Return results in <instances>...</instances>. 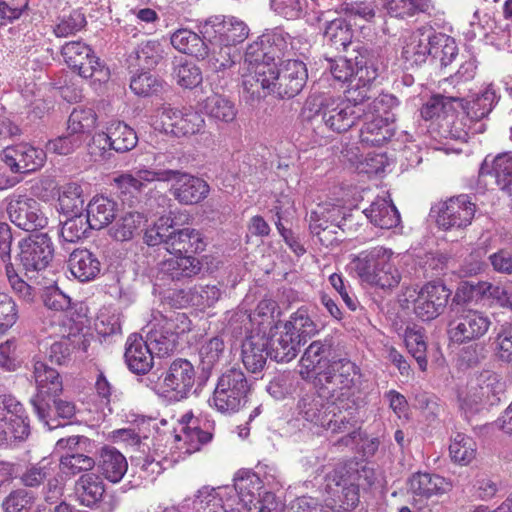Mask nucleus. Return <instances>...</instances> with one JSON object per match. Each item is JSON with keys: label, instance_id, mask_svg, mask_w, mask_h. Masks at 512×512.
Returning a JSON list of instances; mask_svg holds the SVG:
<instances>
[{"label": "nucleus", "instance_id": "obj_1", "mask_svg": "<svg viewBox=\"0 0 512 512\" xmlns=\"http://www.w3.org/2000/svg\"><path fill=\"white\" fill-rule=\"evenodd\" d=\"M293 48L290 35L281 31L262 35L247 47L244 63L250 72L242 83L246 102L254 105L271 94L289 99L302 91L307 67L303 61L289 58Z\"/></svg>", "mask_w": 512, "mask_h": 512}, {"label": "nucleus", "instance_id": "obj_2", "mask_svg": "<svg viewBox=\"0 0 512 512\" xmlns=\"http://www.w3.org/2000/svg\"><path fill=\"white\" fill-rule=\"evenodd\" d=\"M339 396L331 400L317 393L303 394L297 403V413L304 420L322 427L332 433H344L358 425L361 419V401L359 398Z\"/></svg>", "mask_w": 512, "mask_h": 512}, {"label": "nucleus", "instance_id": "obj_3", "mask_svg": "<svg viewBox=\"0 0 512 512\" xmlns=\"http://www.w3.org/2000/svg\"><path fill=\"white\" fill-rule=\"evenodd\" d=\"M364 108L352 105L340 97H310L305 102L304 113L314 123H323L329 130L343 133L362 118Z\"/></svg>", "mask_w": 512, "mask_h": 512}, {"label": "nucleus", "instance_id": "obj_4", "mask_svg": "<svg viewBox=\"0 0 512 512\" xmlns=\"http://www.w3.org/2000/svg\"><path fill=\"white\" fill-rule=\"evenodd\" d=\"M392 251L382 246L362 251L353 261V267L358 277L370 285L382 289L396 287L401 274L391 261Z\"/></svg>", "mask_w": 512, "mask_h": 512}, {"label": "nucleus", "instance_id": "obj_5", "mask_svg": "<svg viewBox=\"0 0 512 512\" xmlns=\"http://www.w3.org/2000/svg\"><path fill=\"white\" fill-rule=\"evenodd\" d=\"M147 380L150 382L147 386L157 393L174 401H182L192 394L199 376L188 359L176 358L159 376L152 373Z\"/></svg>", "mask_w": 512, "mask_h": 512}, {"label": "nucleus", "instance_id": "obj_6", "mask_svg": "<svg viewBox=\"0 0 512 512\" xmlns=\"http://www.w3.org/2000/svg\"><path fill=\"white\" fill-rule=\"evenodd\" d=\"M355 55V78L349 83L344 101H349L352 105L365 108V102L370 100L375 94L372 89V83L379 75L382 61L379 50L367 46H358L354 48Z\"/></svg>", "mask_w": 512, "mask_h": 512}, {"label": "nucleus", "instance_id": "obj_7", "mask_svg": "<svg viewBox=\"0 0 512 512\" xmlns=\"http://www.w3.org/2000/svg\"><path fill=\"white\" fill-rule=\"evenodd\" d=\"M252 383L240 368L226 369L217 379L210 405L223 414L235 413L248 400Z\"/></svg>", "mask_w": 512, "mask_h": 512}, {"label": "nucleus", "instance_id": "obj_8", "mask_svg": "<svg viewBox=\"0 0 512 512\" xmlns=\"http://www.w3.org/2000/svg\"><path fill=\"white\" fill-rule=\"evenodd\" d=\"M492 326V319L484 311L457 307L450 312L447 324L449 340L457 345L478 342Z\"/></svg>", "mask_w": 512, "mask_h": 512}, {"label": "nucleus", "instance_id": "obj_9", "mask_svg": "<svg viewBox=\"0 0 512 512\" xmlns=\"http://www.w3.org/2000/svg\"><path fill=\"white\" fill-rule=\"evenodd\" d=\"M54 248L46 233L30 235L18 242L15 267L28 278H35L53 259Z\"/></svg>", "mask_w": 512, "mask_h": 512}, {"label": "nucleus", "instance_id": "obj_10", "mask_svg": "<svg viewBox=\"0 0 512 512\" xmlns=\"http://www.w3.org/2000/svg\"><path fill=\"white\" fill-rule=\"evenodd\" d=\"M358 373L357 366L346 358L332 359L328 365L317 372L314 377L315 387L322 396H328L331 400L337 397L355 398L350 394L355 385V376Z\"/></svg>", "mask_w": 512, "mask_h": 512}, {"label": "nucleus", "instance_id": "obj_11", "mask_svg": "<svg viewBox=\"0 0 512 512\" xmlns=\"http://www.w3.org/2000/svg\"><path fill=\"white\" fill-rule=\"evenodd\" d=\"M146 343L153 354L165 356L176 348L178 335L190 330V320L184 313H174L170 317H161L151 324Z\"/></svg>", "mask_w": 512, "mask_h": 512}, {"label": "nucleus", "instance_id": "obj_12", "mask_svg": "<svg viewBox=\"0 0 512 512\" xmlns=\"http://www.w3.org/2000/svg\"><path fill=\"white\" fill-rule=\"evenodd\" d=\"M61 54L65 63L83 78L96 82H106L109 70L94 54L90 46L81 41H70L62 46Z\"/></svg>", "mask_w": 512, "mask_h": 512}, {"label": "nucleus", "instance_id": "obj_13", "mask_svg": "<svg viewBox=\"0 0 512 512\" xmlns=\"http://www.w3.org/2000/svg\"><path fill=\"white\" fill-rule=\"evenodd\" d=\"M505 383L494 371L484 370L476 378V386L465 395H459L460 407L465 413L473 414L483 404L494 405L501 399Z\"/></svg>", "mask_w": 512, "mask_h": 512}, {"label": "nucleus", "instance_id": "obj_14", "mask_svg": "<svg viewBox=\"0 0 512 512\" xmlns=\"http://www.w3.org/2000/svg\"><path fill=\"white\" fill-rule=\"evenodd\" d=\"M30 434L24 408L12 396H0V444L22 441Z\"/></svg>", "mask_w": 512, "mask_h": 512}, {"label": "nucleus", "instance_id": "obj_15", "mask_svg": "<svg viewBox=\"0 0 512 512\" xmlns=\"http://www.w3.org/2000/svg\"><path fill=\"white\" fill-rule=\"evenodd\" d=\"M164 172L171 173L164 181H174L169 191L178 203L194 205L207 198L210 186L204 179L178 169H164Z\"/></svg>", "mask_w": 512, "mask_h": 512}, {"label": "nucleus", "instance_id": "obj_16", "mask_svg": "<svg viewBox=\"0 0 512 512\" xmlns=\"http://www.w3.org/2000/svg\"><path fill=\"white\" fill-rule=\"evenodd\" d=\"M33 375L37 386V394L31 399L34 412L43 419L47 416L49 401L46 396L59 395L62 392L63 385L60 374L54 368H51L44 361L33 360Z\"/></svg>", "mask_w": 512, "mask_h": 512}, {"label": "nucleus", "instance_id": "obj_17", "mask_svg": "<svg viewBox=\"0 0 512 512\" xmlns=\"http://www.w3.org/2000/svg\"><path fill=\"white\" fill-rule=\"evenodd\" d=\"M7 213L11 222L25 231L42 229L47 225V217L42 212L40 203L26 195L11 197Z\"/></svg>", "mask_w": 512, "mask_h": 512}, {"label": "nucleus", "instance_id": "obj_18", "mask_svg": "<svg viewBox=\"0 0 512 512\" xmlns=\"http://www.w3.org/2000/svg\"><path fill=\"white\" fill-rule=\"evenodd\" d=\"M1 161L12 173H31L40 169L46 161V152L29 143L8 146L0 154Z\"/></svg>", "mask_w": 512, "mask_h": 512}, {"label": "nucleus", "instance_id": "obj_19", "mask_svg": "<svg viewBox=\"0 0 512 512\" xmlns=\"http://www.w3.org/2000/svg\"><path fill=\"white\" fill-rule=\"evenodd\" d=\"M476 205L468 195H459L443 202L437 213L436 222L444 230L465 228L471 224Z\"/></svg>", "mask_w": 512, "mask_h": 512}, {"label": "nucleus", "instance_id": "obj_20", "mask_svg": "<svg viewBox=\"0 0 512 512\" xmlns=\"http://www.w3.org/2000/svg\"><path fill=\"white\" fill-rule=\"evenodd\" d=\"M450 290L439 282H429L418 292L414 312L423 321L437 318L447 306Z\"/></svg>", "mask_w": 512, "mask_h": 512}, {"label": "nucleus", "instance_id": "obj_21", "mask_svg": "<svg viewBox=\"0 0 512 512\" xmlns=\"http://www.w3.org/2000/svg\"><path fill=\"white\" fill-rule=\"evenodd\" d=\"M106 130L93 138V145L104 144L103 149L108 145L118 153H125L132 150L138 142L136 132L124 122L112 121Z\"/></svg>", "mask_w": 512, "mask_h": 512}, {"label": "nucleus", "instance_id": "obj_22", "mask_svg": "<svg viewBox=\"0 0 512 512\" xmlns=\"http://www.w3.org/2000/svg\"><path fill=\"white\" fill-rule=\"evenodd\" d=\"M365 122L360 130V142L367 147L381 146L393 136L390 119L392 116L374 115L364 109Z\"/></svg>", "mask_w": 512, "mask_h": 512}, {"label": "nucleus", "instance_id": "obj_23", "mask_svg": "<svg viewBox=\"0 0 512 512\" xmlns=\"http://www.w3.org/2000/svg\"><path fill=\"white\" fill-rule=\"evenodd\" d=\"M225 353V342L220 336H214L201 343L198 349L199 384H205L209 380L213 371L224 360Z\"/></svg>", "mask_w": 512, "mask_h": 512}, {"label": "nucleus", "instance_id": "obj_24", "mask_svg": "<svg viewBox=\"0 0 512 512\" xmlns=\"http://www.w3.org/2000/svg\"><path fill=\"white\" fill-rule=\"evenodd\" d=\"M202 234L196 229H175L171 225L169 239L166 241V251L175 256H190L205 249Z\"/></svg>", "mask_w": 512, "mask_h": 512}, {"label": "nucleus", "instance_id": "obj_25", "mask_svg": "<svg viewBox=\"0 0 512 512\" xmlns=\"http://www.w3.org/2000/svg\"><path fill=\"white\" fill-rule=\"evenodd\" d=\"M242 362L251 373H260L270 356L269 338L265 335H251L242 343Z\"/></svg>", "mask_w": 512, "mask_h": 512}, {"label": "nucleus", "instance_id": "obj_26", "mask_svg": "<svg viewBox=\"0 0 512 512\" xmlns=\"http://www.w3.org/2000/svg\"><path fill=\"white\" fill-rule=\"evenodd\" d=\"M153 352L146 341L137 334L128 337L125 349V361L128 368L136 374H146L153 367Z\"/></svg>", "mask_w": 512, "mask_h": 512}, {"label": "nucleus", "instance_id": "obj_27", "mask_svg": "<svg viewBox=\"0 0 512 512\" xmlns=\"http://www.w3.org/2000/svg\"><path fill=\"white\" fill-rule=\"evenodd\" d=\"M202 263L193 256H176L165 259L158 264V277L162 280L179 281L198 275Z\"/></svg>", "mask_w": 512, "mask_h": 512}, {"label": "nucleus", "instance_id": "obj_28", "mask_svg": "<svg viewBox=\"0 0 512 512\" xmlns=\"http://www.w3.org/2000/svg\"><path fill=\"white\" fill-rule=\"evenodd\" d=\"M68 267L71 274L80 282H89L99 275L101 262L90 250L78 248L70 253Z\"/></svg>", "mask_w": 512, "mask_h": 512}, {"label": "nucleus", "instance_id": "obj_29", "mask_svg": "<svg viewBox=\"0 0 512 512\" xmlns=\"http://www.w3.org/2000/svg\"><path fill=\"white\" fill-rule=\"evenodd\" d=\"M500 96L497 94L492 84H489L485 89L471 97V99H464L458 97L461 107L471 120L479 121L488 116L497 104Z\"/></svg>", "mask_w": 512, "mask_h": 512}, {"label": "nucleus", "instance_id": "obj_30", "mask_svg": "<svg viewBox=\"0 0 512 512\" xmlns=\"http://www.w3.org/2000/svg\"><path fill=\"white\" fill-rule=\"evenodd\" d=\"M332 347L330 340L313 341L304 351L300 359V375L308 379L311 373L317 376V372L328 365V355Z\"/></svg>", "mask_w": 512, "mask_h": 512}, {"label": "nucleus", "instance_id": "obj_31", "mask_svg": "<svg viewBox=\"0 0 512 512\" xmlns=\"http://www.w3.org/2000/svg\"><path fill=\"white\" fill-rule=\"evenodd\" d=\"M74 493L81 505L94 508L102 500L105 485L99 475L85 473L76 480Z\"/></svg>", "mask_w": 512, "mask_h": 512}, {"label": "nucleus", "instance_id": "obj_32", "mask_svg": "<svg viewBox=\"0 0 512 512\" xmlns=\"http://www.w3.org/2000/svg\"><path fill=\"white\" fill-rule=\"evenodd\" d=\"M435 30L432 27L418 28L409 37V41L403 48V56L406 60L416 64L425 62L430 56L432 48V38Z\"/></svg>", "mask_w": 512, "mask_h": 512}, {"label": "nucleus", "instance_id": "obj_33", "mask_svg": "<svg viewBox=\"0 0 512 512\" xmlns=\"http://www.w3.org/2000/svg\"><path fill=\"white\" fill-rule=\"evenodd\" d=\"M98 467L101 474L112 483H118L128 469L125 456L114 447L105 446L101 449Z\"/></svg>", "mask_w": 512, "mask_h": 512}, {"label": "nucleus", "instance_id": "obj_34", "mask_svg": "<svg viewBox=\"0 0 512 512\" xmlns=\"http://www.w3.org/2000/svg\"><path fill=\"white\" fill-rule=\"evenodd\" d=\"M234 488L240 500L249 510L257 507L260 502L262 481L260 477L249 470L239 471L234 477Z\"/></svg>", "mask_w": 512, "mask_h": 512}, {"label": "nucleus", "instance_id": "obj_35", "mask_svg": "<svg viewBox=\"0 0 512 512\" xmlns=\"http://www.w3.org/2000/svg\"><path fill=\"white\" fill-rule=\"evenodd\" d=\"M302 345L301 340L283 328L269 339L270 358L276 362H290L298 355Z\"/></svg>", "mask_w": 512, "mask_h": 512}, {"label": "nucleus", "instance_id": "obj_36", "mask_svg": "<svg viewBox=\"0 0 512 512\" xmlns=\"http://www.w3.org/2000/svg\"><path fill=\"white\" fill-rule=\"evenodd\" d=\"M86 217L92 229L100 230L109 224L116 217L117 203L104 196L94 197L87 205Z\"/></svg>", "mask_w": 512, "mask_h": 512}, {"label": "nucleus", "instance_id": "obj_37", "mask_svg": "<svg viewBox=\"0 0 512 512\" xmlns=\"http://www.w3.org/2000/svg\"><path fill=\"white\" fill-rule=\"evenodd\" d=\"M163 50L158 41H143L127 57L129 67L151 69L163 58Z\"/></svg>", "mask_w": 512, "mask_h": 512}, {"label": "nucleus", "instance_id": "obj_38", "mask_svg": "<svg viewBox=\"0 0 512 512\" xmlns=\"http://www.w3.org/2000/svg\"><path fill=\"white\" fill-rule=\"evenodd\" d=\"M372 224L381 229H391L400 222V214L395 205L385 198H377L369 208L364 210Z\"/></svg>", "mask_w": 512, "mask_h": 512}, {"label": "nucleus", "instance_id": "obj_39", "mask_svg": "<svg viewBox=\"0 0 512 512\" xmlns=\"http://www.w3.org/2000/svg\"><path fill=\"white\" fill-rule=\"evenodd\" d=\"M330 478H332L331 471L325 476L326 492L338 497L342 502L343 509L349 510L356 507L359 503L360 486L346 476H344L340 481H332Z\"/></svg>", "mask_w": 512, "mask_h": 512}, {"label": "nucleus", "instance_id": "obj_40", "mask_svg": "<svg viewBox=\"0 0 512 512\" xmlns=\"http://www.w3.org/2000/svg\"><path fill=\"white\" fill-rule=\"evenodd\" d=\"M207 57L208 67L215 73L225 72L233 67L240 59L241 54L239 50L233 46L224 44H213L211 48L208 46Z\"/></svg>", "mask_w": 512, "mask_h": 512}, {"label": "nucleus", "instance_id": "obj_41", "mask_svg": "<svg viewBox=\"0 0 512 512\" xmlns=\"http://www.w3.org/2000/svg\"><path fill=\"white\" fill-rule=\"evenodd\" d=\"M283 326L285 330L294 334L303 344L318 332L317 324L312 319L309 309L305 306L292 313Z\"/></svg>", "mask_w": 512, "mask_h": 512}, {"label": "nucleus", "instance_id": "obj_42", "mask_svg": "<svg viewBox=\"0 0 512 512\" xmlns=\"http://www.w3.org/2000/svg\"><path fill=\"white\" fill-rule=\"evenodd\" d=\"M145 222L146 218L142 213L127 212L110 227L109 234L116 241H130L139 233Z\"/></svg>", "mask_w": 512, "mask_h": 512}, {"label": "nucleus", "instance_id": "obj_43", "mask_svg": "<svg viewBox=\"0 0 512 512\" xmlns=\"http://www.w3.org/2000/svg\"><path fill=\"white\" fill-rule=\"evenodd\" d=\"M487 174L494 178L499 190L512 196V152H504L495 156Z\"/></svg>", "mask_w": 512, "mask_h": 512}, {"label": "nucleus", "instance_id": "obj_44", "mask_svg": "<svg viewBox=\"0 0 512 512\" xmlns=\"http://www.w3.org/2000/svg\"><path fill=\"white\" fill-rule=\"evenodd\" d=\"M171 44L178 51L194 55L197 58H205L208 54V45L200 35L188 29H179L171 36Z\"/></svg>", "mask_w": 512, "mask_h": 512}, {"label": "nucleus", "instance_id": "obj_45", "mask_svg": "<svg viewBox=\"0 0 512 512\" xmlns=\"http://www.w3.org/2000/svg\"><path fill=\"white\" fill-rule=\"evenodd\" d=\"M51 463L42 460L36 464H32L26 468V470L19 476L20 482L24 487L37 488L48 480L47 486L51 491L54 489L55 493H60V488H57V480L49 479L52 474Z\"/></svg>", "mask_w": 512, "mask_h": 512}, {"label": "nucleus", "instance_id": "obj_46", "mask_svg": "<svg viewBox=\"0 0 512 512\" xmlns=\"http://www.w3.org/2000/svg\"><path fill=\"white\" fill-rule=\"evenodd\" d=\"M409 485L413 494L426 498L445 493L449 486L443 477L429 473L414 474Z\"/></svg>", "mask_w": 512, "mask_h": 512}, {"label": "nucleus", "instance_id": "obj_47", "mask_svg": "<svg viewBox=\"0 0 512 512\" xmlns=\"http://www.w3.org/2000/svg\"><path fill=\"white\" fill-rule=\"evenodd\" d=\"M344 476L355 481L360 487H370L374 482V472L370 467L359 464L355 461H350L344 464L337 465L331 471L332 481H340Z\"/></svg>", "mask_w": 512, "mask_h": 512}, {"label": "nucleus", "instance_id": "obj_48", "mask_svg": "<svg viewBox=\"0 0 512 512\" xmlns=\"http://www.w3.org/2000/svg\"><path fill=\"white\" fill-rule=\"evenodd\" d=\"M404 340L409 353L416 360L420 370L425 371L428 361L424 328L415 324L407 326L404 332Z\"/></svg>", "mask_w": 512, "mask_h": 512}, {"label": "nucleus", "instance_id": "obj_49", "mask_svg": "<svg viewBox=\"0 0 512 512\" xmlns=\"http://www.w3.org/2000/svg\"><path fill=\"white\" fill-rule=\"evenodd\" d=\"M59 206L64 214H81L84 211L85 196L82 186L75 182L62 185L59 189Z\"/></svg>", "mask_w": 512, "mask_h": 512}, {"label": "nucleus", "instance_id": "obj_50", "mask_svg": "<svg viewBox=\"0 0 512 512\" xmlns=\"http://www.w3.org/2000/svg\"><path fill=\"white\" fill-rule=\"evenodd\" d=\"M324 38L335 50H346L352 44L353 30L345 19H334L327 24Z\"/></svg>", "mask_w": 512, "mask_h": 512}, {"label": "nucleus", "instance_id": "obj_51", "mask_svg": "<svg viewBox=\"0 0 512 512\" xmlns=\"http://www.w3.org/2000/svg\"><path fill=\"white\" fill-rule=\"evenodd\" d=\"M206 114L216 120L225 123L232 122L237 115V109L232 101L222 95H212L205 101Z\"/></svg>", "mask_w": 512, "mask_h": 512}, {"label": "nucleus", "instance_id": "obj_52", "mask_svg": "<svg viewBox=\"0 0 512 512\" xmlns=\"http://www.w3.org/2000/svg\"><path fill=\"white\" fill-rule=\"evenodd\" d=\"M430 2L431 0H389L383 8L391 17L405 19L427 12Z\"/></svg>", "mask_w": 512, "mask_h": 512}, {"label": "nucleus", "instance_id": "obj_53", "mask_svg": "<svg viewBox=\"0 0 512 512\" xmlns=\"http://www.w3.org/2000/svg\"><path fill=\"white\" fill-rule=\"evenodd\" d=\"M70 218L62 223L60 237L64 242L76 243L82 238L88 237L89 231L92 229L86 215L69 214Z\"/></svg>", "mask_w": 512, "mask_h": 512}, {"label": "nucleus", "instance_id": "obj_54", "mask_svg": "<svg viewBox=\"0 0 512 512\" xmlns=\"http://www.w3.org/2000/svg\"><path fill=\"white\" fill-rule=\"evenodd\" d=\"M458 47L455 40L443 33L434 32L430 56L439 60L442 67L448 66L457 56Z\"/></svg>", "mask_w": 512, "mask_h": 512}, {"label": "nucleus", "instance_id": "obj_55", "mask_svg": "<svg viewBox=\"0 0 512 512\" xmlns=\"http://www.w3.org/2000/svg\"><path fill=\"white\" fill-rule=\"evenodd\" d=\"M85 453L62 455L59 460L60 471L67 477L90 473L95 467L96 461Z\"/></svg>", "mask_w": 512, "mask_h": 512}, {"label": "nucleus", "instance_id": "obj_56", "mask_svg": "<svg viewBox=\"0 0 512 512\" xmlns=\"http://www.w3.org/2000/svg\"><path fill=\"white\" fill-rule=\"evenodd\" d=\"M130 88L138 96L149 97L161 93L165 82L150 72H141L131 78Z\"/></svg>", "mask_w": 512, "mask_h": 512}, {"label": "nucleus", "instance_id": "obj_57", "mask_svg": "<svg viewBox=\"0 0 512 512\" xmlns=\"http://www.w3.org/2000/svg\"><path fill=\"white\" fill-rule=\"evenodd\" d=\"M449 452L455 463L468 465L476 456V443L471 437L457 433L449 446Z\"/></svg>", "mask_w": 512, "mask_h": 512}, {"label": "nucleus", "instance_id": "obj_58", "mask_svg": "<svg viewBox=\"0 0 512 512\" xmlns=\"http://www.w3.org/2000/svg\"><path fill=\"white\" fill-rule=\"evenodd\" d=\"M194 505L199 512H230L224 506L220 488L202 487L198 490Z\"/></svg>", "mask_w": 512, "mask_h": 512}, {"label": "nucleus", "instance_id": "obj_59", "mask_svg": "<svg viewBox=\"0 0 512 512\" xmlns=\"http://www.w3.org/2000/svg\"><path fill=\"white\" fill-rule=\"evenodd\" d=\"M173 77L177 84L186 89H192L202 83L200 68L192 62H178L173 68Z\"/></svg>", "mask_w": 512, "mask_h": 512}, {"label": "nucleus", "instance_id": "obj_60", "mask_svg": "<svg viewBox=\"0 0 512 512\" xmlns=\"http://www.w3.org/2000/svg\"><path fill=\"white\" fill-rule=\"evenodd\" d=\"M213 434L204 430L198 425H187L183 428L181 435H176V439L183 441L186 445V452L191 454L199 451L201 447L212 440Z\"/></svg>", "mask_w": 512, "mask_h": 512}, {"label": "nucleus", "instance_id": "obj_61", "mask_svg": "<svg viewBox=\"0 0 512 512\" xmlns=\"http://www.w3.org/2000/svg\"><path fill=\"white\" fill-rule=\"evenodd\" d=\"M457 96L446 97L443 95L432 96L421 108V116L425 120L444 118L452 111V102L457 101Z\"/></svg>", "mask_w": 512, "mask_h": 512}, {"label": "nucleus", "instance_id": "obj_62", "mask_svg": "<svg viewBox=\"0 0 512 512\" xmlns=\"http://www.w3.org/2000/svg\"><path fill=\"white\" fill-rule=\"evenodd\" d=\"M375 8L376 5L372 1H353L343 3L340 6V11L349 21H353L356 24L357 20L371 22L376 16Z\"/></svg>", "mask_w": 512, "mask_h": 512}, {"label": "nucleus", "instance_id": "obj_63", "mask_svg": "<svg viewBox=\"0 0 512 512\" xmlns=\"http://www.w3.org/2000/svg\"><path fill=\"white\" fill-rule=\"evenodd\" d=\"M96 124V114L91 108H74L68 119V128L83 137V134L90 132Z\"/></svg>", "mask_w": 512, "mask_h": 512}, {"label": "nucleus", "instance_id": "obj_64", "mask_svg": "<svg viewBox=\"0 0 512 512\" xmlns=\"http://www.w3.org/2000/svg\"><path fill=\"white\" fill-rule=\"evenodd\" d=\"M35 502L32 492L24 488L11 491L3 500L4 512H30Z\"/></svg>", "mask_w": 512, "mask_h": 512}]
</instances>
